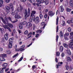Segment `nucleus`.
I'll return each instance as SVG.
<instances>
[{"label":"nucleus","mask_w":73,"mask_h":73,"mask_svg":"<svg viewBox=\"0 0 73 73\" xmlns=\"http://www.w3.org/2000/svg\"><path fill=\"white\" fill-rule=\"evenodd\" d=\"M31 14V11L30 9H28V12L27 9H25V19H26L28 17H29L30 16Z\"/></svg>","instance_id":"obj_1"},{"label":"nucleus","mask_w":73,"mask_h":73,"mask_svg":"<svg viewBox=\"0 0 73 73\" xmlns=\"http://www.w3.org/2000/svg\"><path fill=\"white\" fill-rule=\"evenodd\" d=\"M20 8L18 7L17 10L15 11L14 12H11V15H12L13 16H14L15 15V14L16 15L17 13H18V12H19V11H21L23 10V9L22 6H20Z\"/></svg>","instance_id":"obj_2"},{"label":"nucleus","mask_w":73,"mask_h":73,"mask_svg":"<svg viewBox=\"0 0 73 73\" xmlns=\"http://www.w3.org/2000/svg\"><path fill=\"white\" fill-rule=\"evenodd\" d=\"M0 61H5V59L4 58L7 57L6 54H1L0 55Z\"/></svg>","instance_id":"obj_3"},{"label":"nucleus","mask_w":73,"mask_h":73,"mask_svg":"<svg viewBox=\"0 0 73 73\" xmlns=\"http://www.w3.org/2000/svg\"><path fill=\"white\" fill-rule=\"evenodd\" d=\"M35 14H36V11H32L31 12V15L30 16L31 18H32V20L34 22L35 21V20H36L35 16L34 15Z\"/></svg>","instance_id":"obj_4"},{"label":"nucleus","mask_w":73,"mask_h":73,"mask_svg":"<svg viewBox=\"0 0 73 73\" xmlns=\"http://www.w3.org/2000/svg\"><path fill=\"white\" fill-rule=\"evenodd\" d=\"M9 45L8 46V48H11L12 47V43H13V41H12V39L11 38H10L9 39Z\"/></svg>","instance_id":"obj_5"},{"label":"nucleus","mask_w":73,"mask_h":73,"mask_svg":"<svg viewBox=\"0 0 73 73\" xmlns=\"http://www.w3.org/2000/svg\"><path fill=\"white\" fill-rule=\"evenodd\" d=\"M1 19L2 20L3 22L4 23V24H7V23H8V20H7V17H6L5 18V20H4V19L3 18V17H1Z\"/></svg>","instance_id":"obj_6"},{"label":"nucleus","mask_w":73,"mask_h":73,"mask_svg":"<svg viewBox=\"0 0 73 73\" xmlns=\"http://www.w3.org/2000/svg\"><path fill=\"white\" fill-rule=\"evenodd\" d=\"M68 45L70 48H71V49H73V41L70 40L69 42Z\"/></svg>","instance_id":"obj_7"},{"label":"nucleus","mask_w":73,"mask_h":73,"mask_svg":"<svg viewBox=\"0 0 73 73\" xmlns=\"http://www.w3.org/2000/svg\"><path fill=\"white\" fill-rule=\"evenodd\" d=\"M25 45H23L21 46V48L19 49V51H20V52H23L24 51V50H25V49H23L25 48Z\"/></svg>","instance_id":"obj_8"},{"label":"nucleus","mask_w":73,"mask_h":73,"mask_svg":"<svg viewBox=\"0 0 73 73\" xmlns=\"http://www.w3.org/2000/svg\"><path fill=\"white\" fill-rule=\"evenodd\" d=\"M15 19H21V17L17 13L15 14Z\"/></svg>","instance_id":"obj_9"},{"label":"nucleus","mask_w":73,"mask_h":73,"mask_svg":"<svg viewBox=\"0 0 73 73\" xmlns=\"http://www.w3.org/2000/svg\"><path fill=\"white\" fill-rule=\"evenodd\" d=\"M9 6L10 8L12 10V11H13L14 10V8L13 7V5L12 3H11L9 5Z\"/></svg>","instance_id":"obj_10"},{"label":"nucleus","mask_w":73,"mask_h":73,"mask_svg":"<svg viewBox=\"0 0 73 73\" xmlns=\"http://www.w3.org/2000/svg\"><path fill=\"white\" fill-rule=\"evenodd\" d=\"M32 26V24L30 22H29L27 23V28H30V27H31Z\"/></svg>","instance_id":"obj_11"},{"label":"nucleus","mask_w":73,"mask_h":73,"mask_svg":"<svg viewBox=\"0 0 73 73\" xmlns=\"http://www.w3.org/2000/svg\"><path fill=\"white\" fill-rule=\"evenodd\" d=\"M58 65L56 64V68L57 69H58V66H61L62 65V62H59L58 63Z\"/></svg>","instance_id":"obj_12"},{"label":"nucleus","mask_w":73,"mask_h":73,"mask_svg":"<svg viewBox=\"0 0 73 73\" xmlns=\"http://www.w3.org/2000/svg\"><path fill=\"white\" fill-rule=\"evenodd\" d=\"M60 11L61 12H62L64 10V7L63 6H60Z\"/></svg>","instance_id":"obj_13"},{"label":"nucleus","mask_w":73,"mask_h":73,"mask_svg":"<svg viewBox=\"0 0 73 73\" xmlns=\"http://www.w3.org/2000/svg\"><path fill=\"white\" fill-rule=\"evenodd\" d=\"M39 21H40V20H39V17H37L36 18L35 23H36V24H38V23L39 22Z\"/></svg>","instance_id":"obj_14"},{"label":"nucleus","mask_w":73,"mask_h":73,"mask_svg":"<svg viewBox=\"0 0 73 73\" xmlns=\"http://www.w3.org/2000/svg\"><path fill=\"white\" fill-rule=\"evenodd\" d=\"M48 15L49 16H53L54 14V13L52 11H50L48 13Z\"/></svg>","instance_id":"obj_15"},{"label":"nucleus","mask_w":73,"mask_h":73,"mask_svg":"<svg viewBox=\"0 0 73 73\" xmlns=\"http://www.w3.org/2000/svg\"><path fill=\"white\" fill-rule=\"evenodd\" d=\"M66 51V52L68 54H69V55H71V52H70V51L69 49H68Z\"/></svg>","instance_id":"obj_16"},{"label":"nucleus","mask_w":73,"mask_h":73,"mask_svg":"<svg viewBox=\"0 0 73 73\" xmlns=\"http://www.w3.org/2000/svg\"><path fill=\"white\" fill-rule=\"evenodd\" d=\"M5 38L6 40H8V35L7 34H6L5 35Z\"/></svg>","instance_id":"obj_17"},{"label":"nucleus","mask_w":73,"mask_h":73,"mask_svg":"<svg viewBox=\"0 0 73 73\" xmlns=\"http://www.w3.org/2000/svg\"><path fill=\"white\" fill-rule=\"evenodd\" d=\"M66 60L67 61H68V62H69L70 61H72V59H71V58H70V57H67L66 58Z\"/></svg>","instance_id":"obj_18"},{"label":"nucleus","mask_w":73,"mask_h":73,"mask_svg":"<svg viewBox=\"0 0 73 73\" xmlns=\"http://www.w3.org/2000/svg\"><path fill=\"white\" fill-rule=\"evenodd\" d=\"M3 1L2 0H0V7H1L3 6Z\"/></svg>","instance_id":"obj_19"},{"label":"nucleus","mask_w":73,"mask_h":73,"mask_svg":"<svg viewBox=\"0 0 73 73\" xmlns=\"http://www.w3.org/2000/svg\"><path fill=\"white\" fill-rule=\"evenodd\" d=\"M45 3V1L43 0H41L40 1H39L38 2V4H40L41 3Z\"/></svg>","instance_id":"obj_20"},{"label":"nucleus","mask_w":73,"mask_h":73,"mask_svg":"<svg viewBox=\"0 0 73 73\" xmlns=\"http://www.w3.org/2000/svg\"><path fill=\"white\" fill-rule=\"evenodd\" d=\"M41 25H42V26H43V29H44V28H45V27L46 25L45 23L44 22H42V23H41Z\"/></svg>","instance_id":"obj_21"},{"label":"nucleus","mask_w":73,"mask_h":73,"mask_svg":"<svg viewBox=\"0 0 73 73\" xmlns=\"http://www.w3.org/2000/svg\"><path fill=\"white\" fill-rule=\"evenodd\" d=\"M66 11L68 12H71V11H72V9H69L68 8H66Z\"/></svg>","instance_id":"obj_22"},{"label":"nucleus","mask_w":73,"mask_h":73,"mask_svg":"<svg viewBox=\"0 0 73 73\" xmlns=\"http://www.w3.org/2000/svg\"><path fill=\"white\" fill-rule=\"evenodd\" d=\"M8 25L10 28H13V25L11 23H8Z\"/></svg>","instance_id":"obj_23"},{"label":"nucleus","mask_w":73,"mask_h":73,"mask_svg":"<svg viewBox=\"0 0 73 73\" xmlns=\"http://www.w3.org/2000/svg\"><path fill=\"white\" fill-rule=\"evenodd\" d=\"M17 45H15V51H19V49H17Z\"/></svg>","instance_id":"obj_24"},{"label":"nucleus","mask_w":73,"mask_h":73,"mask_svg":"<svg viewBox=\"0 0 73 73\" xmlns=\"http://www.w3.org/2000/svg\"><path fill=\"white\" fill-rule=\"evenodd\" d=\"M32 35V32L30 33L29 34L27 35V36H30L28 38H30V37H31L32 36L31 35Z\"/></svg>","instance_id":"obj_25"},{"label":"nucleus","mask_w":73,"mask_h":73,"mask_svg":"<svg viewBox=\"0 0 73 73\" xmlns=\"http://www.w3.org/2000/svg\"><path fill=\"white\" fill-rule=\"evenodd\" d=\"M44 3H45L46 5H47L49 4V1L48 0H45L44 1Z\"/></svg>","instance_id":"obj_26"},{"label":"nucleus","mask_w":73,"mask_h":73,"mask_svg":"<svg viewBox=\"0 0 73 73\" xmlns=\"http://www.w3.org/2000/svg\"><path fill=\"white\" fill-rule=\"evenodd\" d=\"M60 37H63V35H62V31H60Z\"/></svg>","instance_id":"obj_27"},{"label":"nucleus","mask_w":73,"mask_h":73,"mask_svg":"<svg viewBox=\"0 0 73 73\" xmlns=\"http://www.w3.org/2000/svg\"><path fill=\"white\" fill-rule=\"evenodd\" d=\"M3 27L4 28H5V29H7V28H8V25H3Z\"/></svg>","instance_id":"obj_28"},{"label":"nucleus","mask_w":73,"mask_h":73,"mask_svg":"<svg viewBox=\"0 0 73 73\" xmlns=\"http://www.w3.org/2000/svg\"><path fill=\"white\" fill-rule=\"evenodd\" d=\"M69 35V33H65L64 35V36H68Z\"/></svg>","instance_id":"obj_29"},{"label":"nucleus","mask_w":73,"mask_h":73,"mask_svg":"<svg viewBox=\"0 0 73 73\" xmlns=\"http://www.w3.org/2000/svg\"><path fill=\"white\" fill-rule=\"evenodd\" d=\"M5 69V67L2 68V70L0 71V73H4V70H3Z\"/></svg>","instance_id":"obj_30"},{"label":"nucleus","mask_w":73,"mask_h":73,"mask_svg":"<svg viewBox=\"0 0 73 73\" xmlns=\"http://www.w3.org/2000/svg\"><path fill=\"white\" fill-rule=\"evenodd\" d=\"M23 55L22 57L20 58L19 60L18 61L19 62V61H22V60L23 59Z\"/></svg>","instance_id":"obj_31"},{"label":"nucleus","mask_w":73,"mask_h":73,"mask_svg":"<svg viewBox=\"0 0 73 73\" xmlns=\"http://www.w3.org/2000/svg\"><path fill=\"white\" fill-rule=\"evenodd\" d=\"M7 65H8V64H7V63H5L3 64V67H6V66H7Z\"/></svg>","instance_id":"obj_32"},{"label":"nucleus","mask_w":73,"mask_h":73,"mask_svg":"<svg viewBox=\"0 0 73 73\" xmlns=\"http://www.w3.org/2000/svg\"><path fill=\"white\" fill-rule=\"evenodd\" d=\"M58 17H57V19L56 20V25H58Z\"/></svg>","instance_id":"obj_33"},{"label":"nucleus","mask_w":73,"mask_h":73,"mask_svg":"<svg viewBox=\"0 0 73 73\" xmlns=\"http://www.w3.org/2000/svg\"><path fill=\"white\" fill-rule=\"evenodd\" d=\"M63 45L64 46V47H65V48H68V45L66 43L63 44Z\"/></svg>","instance_id":"obj_34"},{"label":"nucleus","mask_w":73,"mask_h":73,"mask_svg":"<svg viewBox=\"0 0 73 73\" xmlns=\"http://www.w3.org/2000/svg\"><path fill=\"white\" fill-rule=\"evenodd\" d=\"M68 32H70L72 31V29L71 28V27H68Z\"/></svg>","instance_id":"obj_35"},{"label":"nucleus","mask_w":73,"mask_h":73,"mask_svg":"<svg viewBox=\"0 0 73 73\" xmlns=\"http://www.w3.org/2000/svg\"><path fill=\"white\" fill-rule=\"evenodd\" d=\"M19 27L20 29H22V28H23V25H22V24H21V23L19 24Z\"/></svg>","instance_id":"obj_36"},{"label":"nucleus","mask_w":73,"mask_h":73,"mask_svg":"<svg viewBox=\"0 0 73 73\" xmlns=\"http://www.w3.org/2000/svg\"><path fill=\"white\" fill-rule=\"evenodd\" d=\"M29 33L28 32V31L26 30V31L24 33V34L25 35H28Z\"/></svg>","instance_id":"obj_37"},{"label":"nucleus","mask_w":73,"mask_h":73,"mask_svg":"<svg viewBox=\"0 0 73 73\" xmlns=\"http://www.w3.org/2000/svg\"><path fill=\"white\" fill-rule=\"evenodd\" d=\"M62 23L63 24H62V25H63V26H64V25H65V21H63Z\"/></svg>","instance_id":"obj_38"},{"label":"nucleus","mask_w":73,"mask_h":73,"mask_svg":"<svg viewBox=\"0 0 73 73\" xmlns=\"http://www.w3.org/2000/svg\"><path fill=\"white\" fill-rule=\"evenodd\" d=\"M36 32L37 33H41V32H42V31L40 30H38L36 31Z\"/></svg>","instance_id":"obj_39"},{"label":"nucleus","mask_w":73,"mask_h":73,"mask_svg":"<svg viewBox=\"0 0 73 73\" xmlns=\"http://www.w3.org/2000/svg\"><path fill=\"white\" fill-rule=\"evenodd\" d=\"M21 24L23 25H25L27 24V22L26 21H24L23 23H21Z\"/></svg>","instance_id":"obj_40"},{"label":"nucleus","mask_w":73,"mask_h":73,"mask_svg":"<svg viewBox=\"0 0 73 73\" xmlns=\"http://www.w3.org/2000/svg\"><path fill=\"white\" fill-rule=\"evenodd\" d=\"M6 52L7 54H11V51L9 50H7Z\"/></svg>","instance_id":"obj_41"},{"label":"nucleus","mask_w":73,"mask_h":73,"mask_svg":"<svg viewBox=\"0 0 73 73\" xmlns=\"http://www.w3.org/2000/svg\"><path fill=\"white\" fill-rule=\"evenodd\" d=\"M33 4L34 6H38V4L36 3H33Z\"/></svg>","instance_id":"obj_42"},{"label":"nucleus","mask_w":73,"mask_h":73,"mask_svg":"<svg viewBox=\"0 0 73 73\" xmlns=\"http://www.w3.org/2000/svg\"><path fill=\"white\" fill-rule=\"evenodd\" d=\"M18 54H18V53H17L13 56V58H15V57H16V56H17Z\"/></svg>","instance_id":"obj_43"},{"label":"nucleus","mask_w":73,"mask_h":73,"mask_svg":"<svg viewBox=\"0 0 73 73\" xmlns=\"http://www.w3.org/2000/svg\"><path fill=\"white\" fill-rule=\"evenodd\" d=\"M65 67L66 70H68L69 69V66L68 65H66L65 66Z\"/></svg>","instance_id":"obj_44"},{"label":"nucleus","mask_w":73,"mask_h":73,"mask_svg":"<svg viewBox=\"0 0 73 73\" xmlns=\"http://www.w3.org/2000/svg\"><path fill=\"white\" fill-rule=\"evenodd\" d=\"M58 36L57 35L56 36V41H58Z\"/></svg>","instance_id":"obj_45"},{"label":"nucleus","mask_w":73,"mask_h":73,"mask_svg":"<svg viewBox=\"0 0 73 73\" xmlns=\"http://www.w3.org/2000/svg\"><path fill=\"white\" fill-rule=\"evenodd\" d=\"M60 51H62V50H63V47L62 46H61L60 47Z\"/></svg>","instance_id":"obj_46"},{"label":"nucleus","mask_w":73,"mask_h":73,"mask_svg":"<svg viewBox=\"0 0 73 73\" xmlns=\"http://www.w3.org/2000/svg\"><path fill=\"white\" fill-rule=\"evenodd\" d=\"M67 23L68 24H70L71 23V22L70 21V20H68L67 21Z\"/></svg>","instance_id":"obj_47"},{"label":"nucleus","mask_w":73,"mask_h":73,"mask_svg":"<svg viewBox=\"0 0 73 73\" xmlns=\"http://www.w3.org/2000/svg\"><path fill=\"white\" fill-rule=\"evenodd\" d=\"M60 55V52H56V56H59Z\"/></svg>","instance_id":"obj_48"},{"label":"nucleus","mask_w":73,"mask_h":73,"mask_svg":"<svg viewBox=\"0 0 73 73\" xmlns=\"http://www.w3.org/2000/svg\"><path fill=\"white\" fill-rule=\"evenodd\" d=\"M64 39L66 40H69V39L68 38V37L66 36H64Z\"/></svg>","instance_id":"obj_49"},{"label":"nucleus","mask_w":73,"mask_h":73,"mask_svg":"<svg viewBox=\"0 0 73 73\" xmlns=\"http://www.w3.org/2000/svg\"><path fill=\"white\" fill-rule=\"evenodd\" d=\"M6 9L8 10V9H10L9 8V7L8 6H6Z\"/></svg>","instance_id":"obj_50"},{"label":"nucleus","mask_w":73,"mask_h":73,"mask_svg":"<svg viewBox=\"0 0 73 73\" xmlns=\"http://www.w3.org/2000/svg\"><path fill=\"white\" fill-rule=\"evenodd\" d=\"M58 26H57L56 28V32H58Z\"/></svg>","instance_id":"obj_51"},{"label":"nucleus","mask_w":73,"mask_h":73,"mask_svg":"<svg viewBox=\"0 0 73 73\" xmlns=\"http://www.w3.org/2000/svg\"><path fill=\"white\" fill-rule=\"evenodd\" d=\"M6 12L7 13V14H8V13H9V9L7 10Z\"/></svg>","instance_id":"obj_52"},{"label":"nucleus","mask_w":73,"mask_h":73,"mask_svg":"<svg viewBox=\"0 0 73 73\" xmlns=\"http://www.w3.org/2000/svg\"><path fill=\"white\" fill-rule=\"evenodd\" d=\"M18 32L19 33V34H20V33H22V32L21 31V30H18Z\"/></svg>","instance_id":"obj_53"},{"label":"nucleus","mask_w":73,"mask_h":73,"mask_svg":"<svg viewBox=\"0 0 73 73\" xmlns=\"http://www.w3.org/2000/svg\"><path fill=\"white\" fill-rule=\"evenodd\" d=\"M71 23H73V18H72L70 20Z\"/></svg>","instance_id":"obj_54"},{"label":"nucleus","mask_w":73,"mask_h":73,"mask_svg":"<svg viewBox=\"0 0 73 73\" xmlns=\"http://www.w3.org/2000/svg\"><path fill=\"white\" fill-rule=\"evenodd\" d=\"M55 60L56 62H58V59L57 58H56L55 59Z\"/></svg>","instance_id":"obj_55"},{"label":"nucleus","mask_w":73,"mask_h":73,"mask_svg":"<svg viewBox=\"0 0 73 73\" xmlns=\"http://www.w3.org/2000/svg\"><path fill=\"white\" fill-rule=\"evenodd\" d=\"M73 38V35H70V39H72Z\"/></svg>","instance_id":"obj_56"},{"label":"nucleus","mask_w":73,"mask_h":73,"mask_svg":"<svg viewBox=\"0 0 73 73\" xmlns=\"http://www.w3.org/2000/svg\"><path fill=\"white\" fill-rule=\"evenodd\" d=\"M7 29H8V30L9 31V32L11 31V29L9 27H8V28Z\"/></svg>","instance_id":"obj_57"},{"label":"nucleus","mask_w":73,"mask_h":73,"mask_svg":"<svg viewBox=\"0 0 73 73\" xmlns=\"http://www.w3.org/2000/svg\"><path fill=\"white\" fill-rule=\"evenodd\" d=\"M48 9H46L44 11V12H48Z\"/></svg>","instance_id":"obj_58"},{"label":"nucleus","mask_w":73,"mask_h":73,"mask_svg":"<svg viewBox=\"0 0 73 73\" xmlns=\"http://www.w3.org/2000/svg\"><path fill=\"white\" fill-rule=\"evenodd\" d=\"M32 68L33 69H35V68H36V67L35 65H34L33 66Z\"/></svg>","instance_id":"obj_59"},{"label":"nucleus","mask_w":73,"mask_h":73,"mask_svg":"<svg viewBox=\"0 0 73 73\" xmlns=\"http://www.w3.org/2000/svg\"><path fill=\"white\" fill-rule=\"evenodd\" d=\"M38 36H39V34H36V35L35 36V37H38Z\"/></svg>","instance_id":"obj_60"},{"label":"nucleus","mask_w":73,"mask_h":73,"mask_svg":"<svg viewBox=\"0 0 73 73\" xmlns=\"http://www.w3.org/2000/svg\"><path fill=\"white\" fill-rule=\"evenodd\" d=\"M39 16L40 19H42V15H40Z\"/></svg>","instance_id":"obj_61"},{"label":"nucleus","mask_w":73,"mask_h":73,"mask_svg":"<svg viewBox=\"0 0 73 73\" xmlns=\"http://www.w3.org/2000/svg\"><path fill=\"white\" fill-rule=\"evenodd\" d=\"M70 35L71 36H73V32H71L70 33Z\"/></svg>","instance_id":"obj_62"},{"label":"nucleus","mask_w":73,"mask_h":73,"mask_svg":"<svg viewBox=\"0 0 73 73\" xmlns=\"http://www.w3.org/2000/svg\"><path fill=\"white\" fill-rule=\"evenodd\" d=\"M10 0H6L5 1L6 2V3H9V1H10Z\"/></svg>","instance_id":"obj_63"},{"label":"nucleus","mask_w":73,"mask_h":73,"mask_svg":"<svg viewBox=\"0 0 73 73\" xmlns=\"http://www.w3.org/2000/svg\"><path fill=\"white\" fill-rule=\"evenodd\" d=\"M3 48H0V52H2L3 51Z\"/></svg>","instance_id":"obj_64"}]
</instances>
